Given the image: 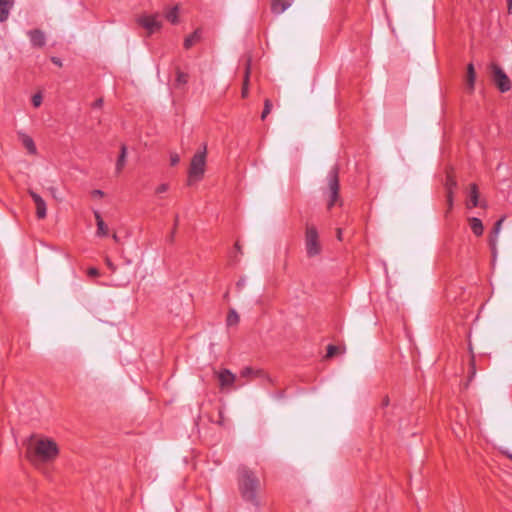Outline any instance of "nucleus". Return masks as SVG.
I'll use <instances>...</instances> for the list:
<instances>
[{
    "mask_svg": "<svg viewBox=\"0 0 512 512\" xmlns=\"http://www.w3.org/2000/svg\"><path fill=\"white\" fill-rule=\"evenodd\" d=\"M180 162V156L176 152L170 153V164L176 166Z\"/></svg>",
    "mask_w": 512,
    "mask_h": 512,
    "instance_id": "nucleus-30",
    "label": "nucleus"
},
{
    "mask_svg": "<svg viewBox=\"0 0 512 512\" xmlns=\"http://www.w3.org/2000/svg\"><path fill=\"white\" fill-rule=\"evenodd\" d=\"M469 224H470L471 230L473 231V233L476 236H481L483 234L484 227H483L482 221L479 218H476V217L469 218Z\"/></svg>",
    "mask_w": 512,
    "mask_h": 512,
    "instance_id": "nucleus-18",
    "label": "nucleus"
},
{
    "mask_svg": "<svg viewBox=\"0 0 512 512\" xmlns=\"http://www.w3.org/2000/svg\"><path fill=\"white\" fill-rule=\"evenodd\" d=\"M49 191L52 194V196L56 198V191H57L56 188L55 187H50Z\"/></svg>",
    "mask_w": 512,
    "mask_h": 512,
    "instance_id": "nucleus-37",
    "label": "nucleus"
},
{
    "mask_svg": "<svg viewBox=\"0 0 512 512\" xmlns=\"http://www.w3.org/2000/svg\"><path fill=\"white\" fill-rule=\"evenodd\" d=\"M127 157V148L125 145H121L120 154L116 162V172L120 173L125 166Z\"/></svg>",
    "mask_w": 512,
    "mask_h": 512,
    "instance_id": "nucleus-20",
    "label": "nucleus"
},
{
    "mask_svg": "<svg viewBox=\"0 0 512 512\" xmlns=\"http://www.w3.org/2000/svg\"><path fill=\"white\" fill-rule=\"evenodd\" d=\"M188 82V74L181 71L179 68L176 69V84L178 86L185 85Z\"/></svg>",
    "mask_w": 512,
    "mask_h": 512,
    "instance_id": "nucleus-24",
    "label": "nucleus"
},
{
    "mask_svg": "<svg viewBox=\"0 0 512 512\" xmlns=\"http://www.w3.org/2000/svg\"><path fill=\"white\" fill-rule=\"evenodd\" d=\"M105 263H106L107 267H108L112 272H114V271L116 270V267H115V265L112 263V261L110 260V258H108V257H107V258L105 259Z\"/></svg>",
    "mask_w": 512,
    "mask_h": 512,
    "instance_id": "nucleus-33",
    "label": "nucleus"
},
{
    "mask_svg": "<svg viewBox=\"0 0 512 512\" xmlns=\"http://www.w3.org/2000/svg\"><path fill=\"white\" fill-rule=\"evenodd\" d=\"M491 73L494 84L502 93L511 89V81L501 67L496 64H492Z\"/></svg>",
    "mask_w": 512,
    "mask_h": 512,
    "instance_id": "nucleus-6",
    "label": "nucleus"
},
{
    "mask_svg": "<svg viewBox=\"0 0 512 512\" xmlns=\"http://www.w3.org/2000/svg\"><path fill=\"white\" fill-rule=\"evenodd\" d=\"M249 67L246 68V71H245V78H244V83H243V88H242V97L245 98L247 97L248 95V82H249Z\"/></svg>",
    "mask_w": 512,
    "mask_h": 512,
    "instance_id": "nucleus-26",
    "label": "nucleus"
},
{
    "mask_svg": "<svg viewBox=\"0 0 512 512\" xmlns=\"http://www.w3.org/2000/svg\"><path fill=\"white\" fill-rule=\"evenodd\" d=\"M337 238H338L339 240H342V230H341L340 228H339V229H337Z\"/></svg>",
    "mask_w": 512,
    "mask_h": 512,
    "instance_id": "nucleus-38",
    "label": "nucleus"
},
{
    "mask_svg": "<svg viewBox=\"0 0 512 512\" xmlns=\"http://www.w3.org/2000/svg\"><path fill=\"white\" fill-rule=\"evenodd\" d=\"M178 11V6L172 7L169 11H167L166 19L172 24H176L178 22Z\"/></svg>",
    "mask_w": 512,
    "mask_h": 512,
    "instance_id": "nucleus-23",
    "label": "nucleus"
},
{
    "mask_svg": "<svg viewBox=\"0 0 512 512\" xmlns=\"http://www.w3.org/2000/svg\"><path fill=\"white\" fill-rule=\"evenodd\" d=\"M504 222V218H501L499 219L493 229H492V232H491V237H490V244L492 247H494L496 245V242H497V238H498V235L501 231V228H502V224Z\"/></svg>",
    "mask_w": 512,
    "mask_h": 512,
    "instance_id": "nucleus-21",
    "label": "nucleus"
},
{
    "mask_svg": "<svg viewBox=\"0 0 512 512\" xmlns=\"http://www.w3.org/2000/svg\"><path fill=\"white\" fill-rule=\"evenodd\" d=\"M305 249L308 257H315L321 253L322 247L319 241V234L315 226L306 225Z\"/></svg>",
    "mask_w": 512,
    "mask_h": 512,
    "instance_id": "nucleus-4",
    "label": "nucleus"
},
{
    "mask_svg": "<svg viewBox=\"0 0 512 512\" xmlns=\"http://www.w3.org/2000/svg\"><path fill=\"white\" fill-rule=\"evenodd\" d=\"M169 190V184L168 183H162L159 186L156 187L155 193L156 194H162Z\"/></svg>",
    "mask_w": 512,
    "mask_h": 512,
    "instance_id": "nucleus-29",
    "label": "nucleus"
},
{
    "mask_svg": "<svg viewBox=\"0 0 512 512\" xmlns=\"http://www.w3.org/2000/svg\"><path fill=\"white\" fill-rule=\"evenodd\" d=\"M237 286H243V283H242L241 281H239V282L237 283Z\"/></svg>",
    "mask_w": 512,
    "mask_h": 512,
    "instance_id": "nucleus-42",
    "label": "nucleus"
},
{
    "mask_svg": "<svg viewBox=\"0 0 512 512\" xmlns=\"http://www.w3.org/2000/svg\"><path fill=\"white\" fill-rule=\"evenodd\" d=\"M42 103V95L40 93H36L32 97V104L34 107H39Z\"/></svg>",
    "mask_w": 512,
    "mask_h": 512,
    "instance_id": "nucleus-28",
    "label": "nucleus"
},
{
    "mask_svg": "<svg viewBox=\"0 0 512 512\" xmlns=\"http://www.w3.org/2000/svg\"><path fill=\"white\" fill-rule=\"evenodd\" d=\"M137 23L141 25L144 29L148 31V34L151 35L154 32L161 29L162 24L158 20V15H141L137 19Z\"/></svg>",
    "mask_w": 512,
    "mask_h": 512,
    "instance_id": "nucleus-7",
    "label": "nucleus"
},
{
    "mask_svg": "<svg viewBox=\"0 0 512 512\" xmlns=\"http://www.w3.org/2000/svg\"><path fill=\"white\" fill-rule=\"evenodd\" d=\"M327 181L329 191L328 208H331L339 198V179L338 169L336 167H333L329 171Z\"/></svg>",
    "mask_w": 512,
    "mask_h": 512,
    "instance_id": "nucleus-5",
    "label": "nucleus"
},
{
    "mask_svg": "<svg viewBox=\"0 0 512 512\" xmlns=\"http://www.w3.org/2000/svg\"><path fill=\"white\" fill-rule=\"evenodd\" d=\"M94 216H95L96 224H97L96 235L97 236H101V237L107 236V234H108V227L105 224V222L103 221L100 213L98 211H95L94 212Z\"/></svg>",
    "mask_w": 512,
    "mask_h": 512,
    "instance_id": "nucleus-15",
    "label": "nucleus"
},
{
    "mask_svg": "<svg viewBox=\"0 0 512 512\" xmlns=\"http://www.w3.org/2000/svg\"><path fill=\"white\" fill-rule=\"evenodd\" d=\"M102 104H103V100L102 99H97L94 102L93 106L96 107V108H100L102 106Z\"/></svg>",
    "mask_w": 512,
    "mask_h": 512,
    "instance_id": "nucleus-35",
    "label": "nucleus"
},
{
    "mask_svg": "<svg viewBox=\"0 0 512 512\" xmlns=\"http://www.w3.org/2000/svg\"><path fill=\"white\" fill-rule=\"evenodd\" d=\"M51 61H52V63H54L55 65H57V66H59V67H61V66H62V61H61V59H60V58H58V57H52V58H51Z\"/></svg>",
    "mask_w": 512,
    "mask_h": 512,
    "instance_id": "nucleus-34",
    "label": "nucleus"
},
{
    "mask_svg": "<svg viewBox=\"0 0 512 512\" xmlns=\"http://www.w3.org/2000/svg\"><path fill=\"white\" fill-rule=\"evenodd\" d=\"M216 375H217V378H218V381L220 384V388L223 390L227 389V388H231L237 379L236 375L233 374L228 369H223V370L217 372Z\"/></svg>",
    "mask_w": 512,
    "mask_h": 512,
    "instance_id": "nucleus-9",
    "label": "nucleus"
},
{
    "mask_svg": "<svg viewBox=\"0 0 512 512\" xmlns=\"http://www.w3.org/2000/svg\"><path fill=\"white\" fill-rule=\"evenodd\" d=\"M507 10L509 14H512V0H507Z\"/></svg>",
    "mask_w": 512,
    "mask_h": 512,
    "instance_id": "nucleus-36",
    "label": "nucleus"
},
{
    "mask_svg": "<svg viewBox=\"0 0 512 512\" xmlns=\"http://www.w3.org/2000/svg\"><path fill=\"white\" fill-rule=\"evenodd\" d=\"M226 322H227L228 326H233V325L238 324L239 315L237 314V312L235 310L232 309L229 311Z\"/></svg>",
    "mask_w": 512,
    "mask_h": 512,
    "instance_id": "nucleus-25",
    "label": "nucleus"
},
{
    "mask_svg": "<svg viewBox=\"0 0 512 512\" xmlns=\"http://www.w3.org/2000/svg\"><path fill=\"white\" fill-rule=\"evenodd\" d=\"M178 220H179V216H178V215H176V217H175V224H174V226H175V227H176V226H177V224H178Z\"/></svg>",
    "mask_w": 512,
    "mask_h": 512,
    "instance_id": "nucleus-41",
    "label": "nucleus"
},
{
    "mask_svg": "<svg viewBox=\"0 0 512 512\" xmlns=\"http://www.w3.org/2000/svg\"><path fill=\"white\" fill-rule=\"evenodd\" d=\"M112 238H113V240H114V241H116V242H118V240H119V238H118V236H117L116 234H113V235H112Z\"/></svg>",
    "mask_w": 512,
    "mask_h": 512,
    "instance_id": "nucleus-40",
    "label": "nucleus"
},
{
    "mask_svg": "<svg viewBox=\"0 0 512 512\" xmlns=\"http://www.w3.org/2000/svg\"><path fill=\"white\" fill-rule=\"evenodd\" d=\"M206 154L207 147L204 144L203 149L196 152L191 159L189 170H188V180L187 185L191 186L196 182L202 180L205 174L206 168Z\"/></svg>",
    "mask_w": 512,
    "mask_h": 512,
    "instance_id": "nucleus-3",
    "label": "nucleus"
},
{
    "mask_svg": "<svg viewBox=\"0 0 512 512\" xmlns=\"http://www.w3.org/2000/svg\"><path fill=\"white\" fill-rule=\"evenodd\" d=\"M293 3V0H271V11L276 15L285 12Z\"/></svg>",
    "mask_w": 512,
    "mask_h": 512,
    "instance_id": "nucleus-12",
    "label": "nucleus"
},
{
    "mask_svg": "<svg viewBox=\"0 0 512 512\" xmlns=\"http://www.w3.org/2000/svg\"><path fill=\"white\" fill-rule=\"evenodd\" d=\"M21 139H22V144L23 146L28 150V152L30 154H35L36 153V146H35V143L33 141V139L27 135H24L22 134L21 135Z\"/></svg>",
    "mask_w": 512,
    "mask_h": 512,
    "instance_id": "nucleus-22",
    "label": "nucleus"
},
{
    "mask_svg": "<svg viewBox=\"0 0 512 512\" xmlns=\"http://www.w3.org/2000/svg\"><path fill=\"white\" fill-rule=\"evenodd\" d=\"M58 454V445L50 438L33 436L27 444L26 457L36 467L54 461Z\"/></svg>",
    "mask_w": 512,
    "mask_h": 512,
    "instance_id": "nucleus-1",
    "label": "nucleus"
},
{
    "mask_svg": "<svg viewBox=\"0 0 512 512\" xmlns=\"http://www.w3.org/2000/svg\"><path fill=\"white\" fill-rule=\"evenodd\" d=\"M13 5L14 0H0V22H4L8 19Z\"/></svg>",
    "mask_w": 512,
    "mask_h": 512,
    "instance_id": "nucleus-13",
    "label": "nucleus"
},
{
    "mask_svg": "<svg viewBox=\"0 0 512 512\" xmlns=\"http://www.w3.org/2000/svg\"><path fill=\"white\" fill-rule=\"evenodd\" d=\"M264 376L262 370H255L251 367H245L240 371L241 378H260Z\"/></svg>",
    "mask_w": 512,
    "mask_h": 512,
    "instance_id": "nucleus-17",
    "label": "nucleus"
},
{
    "mask_svg": "<svg viewBox=\"0 0 512 512\" xmlns=\"http://www.w3.org/2000/svg\"><path fill=\"white\" fill-rule=\"evenodd\" d=\"M201 39V30L196 29L191 35L185 38L184 47L186 49L191 48L195 43Z\"/></svg>",
    "mask_w": 512,
    "mask_h": 512,
    "instance_id": "nucleus-19",
    "label": "nucleus"
},
{
    "mask_svg": "<svg viewBox=\"0 0 512 512\" xmlns=\"http://www.w3.org/2000/svg\"><path fill=\"white\" fill-rule=\"evenodd\" d=\"M445 187H446V190H447V203H448V207H449V209H452V207H453V194H454V190L457 187V181H456V179L451 174H447L446 182H445Z\"/></svg>",
    "mask_w": 512,
    "mask_h": 512,
    "instance_id": "nucleus-11",
    "label": "nucleus"
},
{
    "mask_svg": "<svg viewBox=\"0 0 512 512\" xmlns=\"http://www.w3.org/2000/svg\"><path fill=\"white\" fill-rule=\"evenodd\" d=\"M28 194L33 199L36 206V216L38 219H44L47 216V207L44 199L34 190L28 189Z\"/></svg>",
    "mask_w": 512,
    "mask_h": 512,
    "instance_id": "nucleus-8",
    "label": "nucleus"
},
{
    "mask_svg": "<svg viewBox=\"0 0 512 512\" xmlns=\"http://www.w3.org/2000/svg\"><path fill=\"white\" fill-rule=\"evenodd\" d=\"M94 194L99 195V196H102V195H103V192H102L101 190H95V191H94Z\"/></svg>",
    "mask_w": 512,
    "mask_h": 512,
    "instance_id": "nucleus-39",
    "label": "nucleus"
},
{
    "mask_svg": "<svg viewBox=\"0 0 512 512\" xmlns=\"http://www.w3.org/2000/svg\"><path fill=\"white\" fill-rule=\"evenodd\" d=\"M87 274L90 277H97L99 276V271L97 268L91 267L88 269Z\"/></svg>",
    "mask_w": 512,
    "mask_h": 512,
    "instance_id": "nucleus-32",
    "label": "nucleus"
},
{
    "mask_svg": "<svg viewBox=\"0 0 512 512\" xmlns=\"http://www.w3.org/2000/svg\"><path fill=\"white\" fill-rule=\"evenodd\" d=\"M479 203V191L478 187L475 183L470 185L469 189V201L467 203L468 208H474L478 206Z\"/></svg>",
    "mask_w": 512,
    "mask_h": 512,
    "instance_id": "nucleus-14",
    "label": "nucleus"
},
{
    "mask_svg": "<svg viewBox=\"0 0 512 512\" xmlns=\"http://www.w3.org/2000/svg\"><path fill=\"white\" fill-rule=\"evenodd\" d=\"M475 80H476V73H475L474 65L472 63H469L467 65L466 82H467V88L469 89L470 92H472L474 90Z\"/></svg>",
    "mask_w": 512,
    "mask_h": 512,
    "instance_id": "nucleus-16",
    "label": "nucleus"
},
{
    "mask_svg": "<svg viewBox=\"0 0 512 512\" xmlns=\"http://www.w3.org/2000/svg\"><path fill=\"white\" fill-rule=\"evenodd\" d=\"M338 352V347L335 346V345H329L327 347V354H326V357L327 358H330L332 356H334L336 353Z\"/></svg>",
    "mask_w": 512,
    "mask_h": 512,
    "instance_id": "nucleus-31",
    "label": "nucleus"
},
{
    "mask_svg": "<svg viewBox=\"0 0 512 512\" xmlns=\"http://www.w3.org/2000/svg\"><path fill=\"white\" fill-rule=\"evenodd\" d=\"M261 483L257 475L246 466L238 469V487L242 498L246 502H250L255 507L260 506L257 493Z\"/></svg>",
    "mask_w": 512,
    "mask_h": 512,
    "instance_id": "nucleus-2",
    "label": "nucleus"
},
{
    "mask_svg": "<svg viewBox=\"0 0 512 512\" xmlns=\"http://www.w3.org/2000/svg\"><path fill=\"white\" fill-rule=\"evenodd\" d=\"M272 109V103L269 99H265L264 101V109L261 114V119L264 120L268 114L271 112Z\"/></svg>",
    "mask_w": 512,
    "mask_h": 512,
    "instance_id": "nucleus-27",
    "label": "nucleus"
},
{
    "mask_svg": "<svg viewBox=\"0 0 512 512\" xmlns=\"http://www.w3.org/2000/svg\"><path fill=\"white\" fill-rule=\"evenodd\" d=\"M28 36L33 47H43L46 43V37L43 31L34 29L28 31Z\"/></svg>",
    "mask_w": 512,
    "mask_h": 512,
    "instance_id": "nucleus-10",
    "label": "nucleus"
},
{
    "mask_svg": "<svg viewBox=\"0 0 512 512\" xmlns=\"http://www.w3.org/2000/svg\"><path fill=\"white\" fill-rule=\"evenodd\" d=\"M508 457H509L510 459H512V454H509V455H508Z\"/></svg>",
    "mask_w": 512,
    "mask_h": 512,
    "instance_id": "nucleus-43",
    "label": "nucleus"
}]
</instances>
